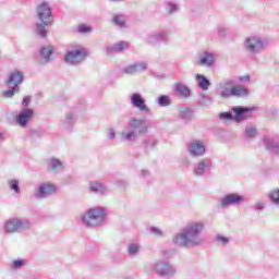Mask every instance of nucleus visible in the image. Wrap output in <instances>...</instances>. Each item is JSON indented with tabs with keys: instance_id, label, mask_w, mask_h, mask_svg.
Listing matches in <instances>:
<instances>
[{
	"instance_id": "a878e982",
	"label": "nucleus",
	"mask_w": 279,
	"mask_h": 279,
	"mask_svg": "<svg viewBox=\"0 0 279 279\" xmlns=\"http://www.w3.org/2000/svg\"><path fill=\"white\" fill-rule=\"evenodd\" d=\"M112 23L120 27L121 29H125L128 27V15L125 14H117L112 17Z\"/></svg>"
},
{
	"instance_id": "c03bdc74",
	"label": "nucleus",
	"mask_w": 279,
	"mask_h": 279,
	"mask_svg": "<svg viewBox=\"0 0 279 279\" xmlns=\"http://www.w3.org/2000/svg\"><path fill=\"white\" fill-rule=\"evenodd\" d=\"M144 144L146 149H153V147H156V140L148 138Z\"/></svg>"
},
{
	"instance_id": "7ed1b4c3",
	"label": "nucleus",
	"mask_w": 279,
	"mask_h": 279,
	"mask_svg": "<svg viewBox=\"0 0 279 279\" xmlns=\"http://www.w3.org/2000/svg\"><path fill=\"white\" fill-rule=\"evenodd\" d=\"M36 14L40 21L36 24V34H38L40 38H47V27L53 25V13L51 12L49 2H41L37 5Z\"/></svg>"
},
{
	"instance_id": "f03ea898",
	"label": "nucleus",
	"mask_w": 279,
	"mask_h": 279,
	"mask_svg": "<svg viewBox=\"0 0 279 279\" xmlns=\"http://www.w3.org/2000/svg\"><path fill=\"white\" fill-rule=\"evenodd\" d=\"M129 131H122L120 136L126 143H134L137 136H143L149 132V125L145 119L132 117L128 122Z\"/></svg>"
},
{
	"instance_id": "dca6fc26",
	"label": "nucleus",
	"mask_w": 279,
	"mask_h": 279,
	"mask_svg": "<svg viewBox=\"0 0 279 279\" xmlns=\"http://www.w3.org/2000/svg\"><path fill=\"white\" fill-rule=\"evenodd\" d=\"M147 62L141 61L126 65L122 69V73H124L125 75H136V73H143V71H147Z\"/></svg>"
},
{
	"instance_id": "9d476101",
	"label": "nucleus",
	"mask_w": 279,
	"mask_h": 279,
	"mask_svg": "<svg viewBox=\"0 0 279 279\" xmlns=\"http://www.w3.org/2000/svg\"><path fill=\"white\" fill-rule=\"evenodd\" d=\"M144 41L146 45H169V32L166 31H154L150 34L146 35Z\"/></svg>"
},
{
	"instance_id": "f8f14e48",
	"label": "nucleus",
	"mask_w": 279,
	"mask_h": 279,
	"mask_svg": "<svg viewBox=\"0 0 279 279\" xmlns=\"http://www.w3.org/2000/svg\"><path fill=\"white\" fill-rule=\"evenodd\" d=\"M245 202V197L238 193H229L219 199L220 208H230V206H239V204H243Z\"/></svg>"
},
{
	"instance_id": "cd10ccee",
	"label": "nucleus",
	"mask_w": 279,
	"mask_h": 279,
	"mask_svg": "<svg viewBox=\"0 0 279 279\" xmlns=\"http://www.w3.org/2000/svg\"><path fill=\"white\" fill-rule=\"evenodd\" d=\"M196 82L202 90H208V87L210 86V81L206 76L197 74Z\"/></svg>"
},
{
	"instance_id": "c756f323",
	"label": "nucleus",
	"mask_w": 279,
	"mask_h": 279,
	"mask_svg": "<svg viewBox=\"0 0 279 279\" xmlns=\"http://www.w3.org/2000/svg\"><path fill=\"white\" fill-rule=\"evenodd\" d=\"M52 53H53V47L51 46L43 47L40 50V56L45 60V62H49V58H51Z\"/></svg>"
},
{
	"instance_id": "20e7f679",
	"label": "nucleus",
	"mask_w": 279,
	"mask_h": 279,
	"mask_svg": "<svg viewBox=\"0 0 279 279\" xmlns=\"http://www.w3.org/2000/svg\"><path fill=\"white\" fill-rule=\"evenodd\" d=\"M107 216L106 207H94L81 216V221L86 228H99L106 222Z\"/></svg>"
},
{
	"instance_id": "864d4df0",
	"label": "nucleus",
	"mask_w": 279,
	"mask_h": 279,
	"mask_svg": "<svg viewBox=\"0 0 279 279\" xmlns=\"http://www.w3.org/2000/svg\"><path fill=\"white\" fill-rule=\"evenodd\" d=\"M0 141H3V133L0 132Z\"/></svg>"
},
{
	"instance_id": "6e6552de",
	"label": "nucleus",
	"mask_w": 279,
	"mask_h": 279,
	"mask_svg": "<svg viewBox=\"0 0 279 279\" xmlns=\"http://www.w3.org/2000/svg\"><path fill=\"white\" fill-rule=\"evenodd\" d=\"M88 54L86 53V49L82 46H76L73 49L68 50L64 57V61L66 64H71L72 66H75L77 64H82L84 60H86V57Z\"/></svg>"
},
{
	"instance_id": "4468645a",
	"label": "nucleus",
	"mask_w": 279,
	"mask_h": 279,
	"mask_svg": "<svg viewBox=\"0 0 279 279\" xmlns=\"http://www.w3.org/2000/svg\"><path fill=\"white\" fill-rule=\"evenodd\" d=\"M213 169V160L210 158H203L199 159L196 163L193 166V173L197 178H204L208 171Z\"/></svg>"
},
{
	"instance_id": "1a4fd4ad",
	"label": "nucleus",
	"mask_w": 279,
	"mask_h": 279,
	"mask_svg": "<svg viewBox=\"0 0 279 279\" xmlns=\"http://www.w3.org/2000/svg\"><path fill=\"white\" fill-rule=\"evenodd\" d=\"M153 271L160 276L161 278H172L178 272L175 266L171 265L169 262L166 260H158L151 265Z\"/></svg>"
},
{
	"instance_id": "ddd939ff",
	"label": "nucleus",
	"mask_w": 279,
	"mask_h": 279,
	"mask_svg": "<svg viewBox=\"0 0 279 279\" xmlns=\"http://www.w3.org/2000/svg\"><path fill=\"white\" fill-rule=\"evenodd\" d=\"M187 154L192 158H202L206 154V144L201 140H193L187 145Z\"/></svg>"
},
{
	"instance_id": "423d86ee",
	"label": "nucleus",
	"mask_w": 279,
	"mask_h": 279,
	"mask_svg": "<svg viewBox=\"0 0 279 279\" xmlns=\"http://www.w3.org/2000/svg\"><path fill=\"white\" fill-rule=\"evenodd\" d=\"M243 49L248 56H258L267 49V39L258 36L246 37L243 41Z\"/></svg>"
},
{
	"instance_id": "e433bc0d",
	"label": "nucleus",
	"mask_w": 279,
	"mask_h": 279,
	"mask_svg": "<svg viewBox=\"0 0 279 279\" xmlns=\"http://www.w3.org/2000/svg\"><path fill=\"white\" fill-rule=\"evenodd\" d=\"M9 186L11 191H14L17 195L21 193V187H19V180H9Z\"/></svg>"
},
{
	"instance_id": "58836bf2",
	"label": "nucleus",
	"mask_w": 279,
	"mask_h": 279,
	"mask_svg": "<svg viewBox=\"0 0 279 279\" xmlns=\"http://www.w3.org/2000/svg\"><path fill=\"white\" fill-rule=\"evenodd\" d=\"M211 102H213V99L209 96H207V95H202L199 100H198V104L201 106H208Z\"/></svg>"
},
{
	"instance_id": "ea45409f",
	"label": "nucleus",
	"mask_w": 279,
	"mask_h": 279,
	"mask_svg": "<svg viewBox=\"0 0 279 279\" xmlns=\"http://www.w3.org/2000/svg\"><path fill=\"white\" fill-rule=\"evenodd\" d=\"M78 34H90L93 32V28L86 24H81L77 28Z\"/></svg>"
},
{
	"instance_id": "2f4dec72",
	"label": "nucleus",
	"mask_w": 279,
	"mask_h": 279,
	"mask_svg": "<svg viewBox=\"0 0 279 279\" xmlns=\"http://www.w3.org/2000/svg\"><path fill=\"white\" fill-rule=\"evenodd\" d=\"M157 104L158 106H160V108H167L171 105V97H169L168 95H160L157 98Z\"/></svg>"
},
{
	"instance_id": "8fccbe9b",
	"label": "nucleus",
	"mask_w": 279,
	"mask_h": 279,
	"mask_svg": "<svg viewBox=\"0 0 279 279\" xmlns=\"http://www.w3.org/2000/svg\"><path fill=\"white\" fill-rule=\"evenodd\" d=\"M162 256H163L165 258H171V252H169V251H162Z\"/></svg>"
},
{
	"instance_id": "bb28decb",
	"label": "nucleus",
	"mask_w": 279,
	"mask_h": 279,
	"mask_svg": "<svg viewBox=\"0 0 279 279\" xmlns=\"http://www.w3.org/2000/svg\"><path fill=\"white\" fill-rule=\"evenodd\" d=\"M244 136H246V138H256V136H258V129L256 128V124H246L244 129Z\"/></svg>"
},
{
	"instance_id": "5fc2aeb1",
	"label": "nucleus",
	"mask_w": 279,
	"mask_h": 279,
	"mask_svg": "<svg viewBox=\"0 0 279 279\" xmlns=\"http://www.w3.org/2000/svg\"><path fill=\"white\" fill-rule=\"evenodd\" d=\"M34 279H40V278H38V277H35Z\"/></svg>"
},
{
	"instance_id": "c9c22d12",
	"label": "nucleus",
	"mask_w": 279,
	"mask_h": 279,
	"mask_svg": "<svg viewBox=\"0 0 279 279\" xmlns=\"http://www.w3.org/2000/svg\"><path fill=\"white\" fill-rule=\"evenodd\" d=\"M214 241L218 245L226 246L230 243V238L222 235V234H216L214 238Z\"/></svg>"
},
{
	"instance_id": "f704fd0d",
	"label": "nucleus",
	"mask_w": 279,
	"mask_h": 279,
	"mask_svg": "<svg viewBox=\"0 0 279 279\" xmlns=\"http://www.w3.org/2000/svg\"><path fill=\"white\" fill-rule=\"evenodd\" d=\"M27 265V260L23 258L14 259L11 264V269L17 271V269H23Z\"/></svg>"
},
{
	"instance_id": "c85d7f7f",
	"label": "nucleus",
	"mask_w": 279,
	"mask_h": 279,
	"mask_svg": "<svg viewBox=\"0 0 279 279\" xmlns=\"http://www.w3.org/2000/svg\"><path fill=\"white\" fill-rule=\"evenodd\" d=\"M180 119H183V121H191L193 119V110H191L189 107L181 108L179 111Z\"/></svg>"
},
{
	"instance_id": "9b49d317",
	"label": "nucleus",
	"mask_w": 279,
	"mask_h": 279,
	"mask_svg": "<svg viewBox=\"0 0 279 279\" xmlns=\"http://www.w3.org/2000/svg\"><path fill=\"white\" fill-rule=\"evenodd\" d=\"M56 191H58L56 184L50 182H44L38 185L34 197L35 199H47V197H51V195H54Z\"/></svg>"
},
{
	"instance_id": "0eeeda50",
	"label": "nucleus",
	"mask_w": 279,
	"mask_h": 279,
	"mask_svg": "<svg viewBox=\"0 0 279 279\" xmlns=\"http://www.w3.org/2000/svg\"><path fill=\"white\" fill-rule=\"evenodd\" d=\"M233 112L227 111L220 113V119H225V121H235L236 123H241V121H245V119H252V112H254V108L250 107H233Z\"/></svg>"
},
{
	"instance_id": "f3484780",
	"label": "nucleus",
	"mask_w": 279,
	"mask_h": 279,
	"mask_svg": "<svg viewBox=\"0 0 279 279\" xmlns=\"http://www.w3.org/2000/svg\"><path fill=\"white\" fill-rule=\"evenodd\" d=\"M34 118V109L25 108L16 117V123L20 128H27V123Z\"/></svg>"
},
{
	"instance_id": "2eb2a0df",
	"label": "nucleus",
	"mask_w": 279,
	"mask_h": 279,
	"mask_svg": "<svg viewBox=\"0 0 279 279\" xmlns=\"http://www.w3.org/2000/svg\"><path fill=\"white\" fill-rule=\"evenodd\" d=\"M130 102L133 108L140 110V112L149 113V107H147V102L145 97L141 93H133L130 96Z\"/></svg>"
},
{
	"instance_id": "79ce46f5",
	"label": "nucleus",
	"mask_w": 279,
	"mask_h": 279,
	"mask_svg": "<svg viewBox=\"0 0 279 279\" xmlns=\"http://www.w3.org/2000/svg\"><path fill=\"white\" fill-rule=\"evenodd\" d=\"M223 90H230V88H234V81L227 80L221 83Z\"/></svg>"
},
{
	"instance_id": "72a5a7b5",
	"label": "nucleus",
	"mask_w": 279,
	"mask_h": 279,
	"mask_svg": "<svg viewBox=\"0 0 279 279\" xmlns=\"http://www.w3.org/2000/svg\"><path fill=\"white\" fill-rule=\"evenodd\" d=\"M165 8L167 14H175L177 12H180V5L174 2H166Z\"/></svg>"
},
{
	"instance_id": "3c124183",
	"label": "nucleus",
	"mask_w": 279,
	"mask_h": 279,
	"mask_svg": "<svg viewBox=\"0 0 279 279\" xmlns=\"http://www.w3.org/2000/svg\"><path fill=\"white\" fill-rule=\"evenodd\" d=\"M240 82H250V75L240 77Z\"/></svg>"
},
{
	"instance_id": "aec40b11",
	"label": "nucleus",
	"mask_w": 279,
	"mask_h": 279,
	"mask_svg": "<svg viewBox=\"0 0 279 279\" xmlns=\"http://www.w3.org/2000/svg\"><path fill=\"white\" fill-rule=\"evenodd\" d=\"M77 121V113L75 111L65 112L64 117L60 120V128L63 130H71L75 122Z\"/></svg>"
},
{
	"instance_id": "39448f33",
	"label": "nucleus",
	"mask_w": 279,
	"mask_h": 279,
	"mask_svg": "<svg viewBox=\"0 0 279 279\" xmlns=\"http://www.w3.org/2000/svg\"><path fill=\"white\" fill-rule=\"evenodd\" d=\"M32 228V222L25 218L13 217L9 218L2 227L4 234H19L27 232Z\"/></svg>"
},
{
	"instance_id": "a19ab883",
	"label": "nucleus",
	"mask_w": 279,
	"mask_h": 279,
	"mask_svg": "<svg viewBox=\"0 0 279 279\" xmlns=\"http://www.w3.org/2000/svg\"><path fill=\"white\" fill-rule=\"evenodd\" d=\"M150 233L155 236H165V232L158 227H150Z\"/></svg>"
},
{
	"instance_id": "f257e3e1",
	"label": "nucleus",
	"mask_w": 279,
	"mask_h": 279,
	"mask_svg": "<svg viewBox=\"0 0 279 279\" xmlns=\"http://www.w3.org/2000/svg\"><path fill=\"white\" fill-rule=\"evenodd\" d=\"M205 228L203 221H190L172 238V243L177 247H199L204 243L202 232Z\"/></svg>"
},
{
	"instance_id": "b1692460",
	"label": "nucleus",
	"mask_w": 279,
	"mask_h": 279,
	"mask_svg": "<svg viewBox=\"0 0 279 279\" xmlns=\"http://www.w3.org/2000/svg\"><path fill=\"white\" fill-rule=\"evenodd\" d=\"M89 191L99 195H108L110 193V190L99 181H92L89 183Z\"/></svg>"
},
{
	"instance_id": "603ef678",
	"label": "nucleus",
	"mask_w": 279,
	"mask_h": 279,
	"mask_svg": "<svg viewBox=\"0 0 279 279\" xmlns=\"http://www.w3.org/2000/svg\"><path fill=\"white\" fill-rule=\"evenodd\" d=\"M108 1H111V2H113V3H121V2L124 1V0H108Z\"/></svg>"
},
{
	"instance_id": "7c9ffc66",
	"label": "nucleus",
	"mask_w": 279,
	"mask_h": 279,
	"mask_svg": "<svg viewBox=\"0 0 279 279\" xmlns=\"http://www.w3.org/2000/svg\"><path fill=\"white\" fill-rule=\"evenodd\" d=\"M138 252H141V244H138L136 242L129 243V245H128L129 256H136V254H138Z\"/></svg>"
},
{
	"instance_id": "49530a36",
	"label": "nucleus",
	"mask_w": 279,
	"mask_h": 279,
	"mask_svg": "<svg viewBox=\"0 0 279 279\" xmlns=\"http://www.w3.org/2000/svg\"><path fill=\"white\" fill-rule=\"evenodd\" d=\"M32 99L29 98V96H26L23 98L22 105L24 106V108H27L31 104Z\"/></svg>"
},
{
	"instance_id": "5701e85b",
	"label": "nucleus",
	"mask_w": 279,
	"mask_h": 279,
	"mask_svg": "<svg viewBox=\"0 0 279 279\" xmlns=\"http://www.w3.org/2000/svg\"><path fill=\"white\" fill-rule=\"evenodd\" d=\"M173 92L178 97H182L183 99H189V97H191V89L182 83H175L173 85Z\"/></svg>"
},
{
	"instance_id": "a18cd8bd",
	"label": "nucleus",
	"mask_w": 279,
	"mask_h": 279,
	"mask_svg": "<svg viewBox=\"0 0 279 279\" xmlns=\"http://www.w3.org/2000/svg\"><path fill=\"white\" fill-rule=\"evenodd\" d=\"M107 138H109V141H114V138H117V133L114 132V129L108 130Z\"/></svg>"
},
{
	"instance_id": "393cba45",
	"label": "nucleus",
	"mask_w": 279,
	"mask_h": 279,
	"mask_svg": "<svg viewBox=\"0 0 279 279\" xmlns=\"http://www.w3.org/2000/svg\"><path fill=\"white\" fill-rule=\"evenodd\" d=\"M48 169L52 173H62L64 171V163L58 158H51L48 160Z\"/></svg>"
},
{
	"instance_id": "4be33fe9",
	"label": "nucleus",
	"mask_w": 279,
	"mask_h": 279,
	"mask_svg": "<svg viewBox=\"0 0 279 279\" xmlns=\"http://www.w3.org/2000/svg\"><path fill=\"white\" fill-rule=\"evenodd\" d=\"M128 49H130V43L119 41L117 44L108 46L106 48V51H107V53L112 54V53H121V51H125Z\"/></svg>"
},
{
	"instance_id": "4c0bfd02",
	"label": "nucleus",
	"mask_w": 279,
	"mask_h": 279,
	"mask_svg": "<svg viewBox=\"0 0 279 279\" xmlns=\"http://www.w3.org/2000/svg\"><path fill=\"white\" fill-rule=\"evenodd\" d=\"M19 90H21L20 87H9L8 90L3 92V96L7 98H12L14 97L15 93H19Z\"/></svg>"
},
{
	"instance_id": "37998d69",
	"label": "nucleus",
	"mask_w": 279,
	"mask_h": 279,
	"mask_svg": "<svg viewBox=\"0 0 279 279\" xmlns=\"http://www.w3.org/2000/svg\"><path fill=\"white\" fill-rule=\"evenodd\" d=\"M217 34L218 38H220V40H223V38H226V36L228 35V31L223 27H219Z\"/></svg>"
},
{
	"instance_id": "412c9836",
	"label": "nucleus",
	"mask_w": 279,
	"mask_h": 279,
	"mask_svg": "<svg viewBox=\"0 0 279 279\" xmlns=\"http://www.w3.org/2000/svg\"><path fill=\"white\" fill-rule=\"evenodd\" d=\"M198 64L201 66H207V69L215 66V52L208 50L204 51L199 58Z\"/></svg>"
},
{
	"instance_id": "09e8293b",
	"label": "nucleus",
	"mask_w": 279,
	"mask_h": 279,
	"mask_svg": "<svg viewBox=\"0 0 279 279\" xmlns=\"http://www.w3.org/2000/svg\"><path fill=\"white\" fill-rule=\"evenodd\" d=\"M263 208H265V203L263 202L255 203V210H263Z\"/></svg>"
},
{
	"instance_id": "a211bd4d",
	"label": "nucleus",
	"mask_w": 279,
	"mask_h": 279,
	"mask_svg": "<svg viewBox=\"0 0 279 279\" xmlns=\"http://www.w3.org/2000/svg\"><path fill=\"white\" fill-rule=\"evenodd\" d=\"M247 95L250 90L241 85L221 92V97H247Z\"/></svg>"
},
{
	"instance_id": "de8ad7c7",
	"label": "nucleus",
	"mask_w": 279,
	"mask_h": 279,
	"mask_svg": "<svg viewBox=\"0 0 279 279\" xmlns=\"http://www.w3.org/2000/svg\"><path fill=\"white\" fill-rule=\"evenodd\" d=\"M140 175L141 178L147 179L149 178V175H151V173L149 172V170H142Z\"/></svg>"
},
{
	"instance_id": "6ab92c4d",
	"label": "nucleus",
	"mask_w": 279,
	"mask_h": 279,
	"mask_svg": "<svg viewBox=\"0 0 279 279\" xmlns=\"http://www.w3.org/2000/svg\"><path fill=\"white\" fill-rule=\"evenodd\" d=\"M5 84L8 88H19L23 84V72L19 70L11 72Z\"/></svg>"
},
{
	"instance_id": "473e14b6",
	"label": "nucleus",
	"mask_w": 279,
	"mask_h": 279,
	"mask_svg": "<svg viewBox=\"0 0 279 279\" xmlns=\"http://www.w3.org/2000/svg\"><path fill=\"white\" fill-rule=\"evenodd\" d=\"M268 198L274 206H279V189H272L270 192H268Z\"/></svg>"
}]
</instances>
